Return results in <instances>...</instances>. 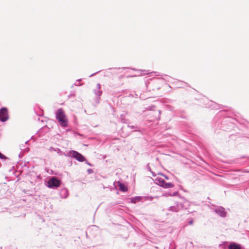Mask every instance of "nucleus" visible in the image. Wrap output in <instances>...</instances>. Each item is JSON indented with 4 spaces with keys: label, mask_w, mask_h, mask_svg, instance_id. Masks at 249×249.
Instances as JSON below:
<instances>
[{
    "label": "nucleus",
    "mask_w": 249,
    "mask_h": 249,
    "mask_svg": "<svg viewBox=\"0 0 249 249\" xmlns=\"http://www.w3.org/2000/svg\"><path fill=\"white\" fill-rule=\"evenodd\" d=\"M56 119L62 127L68 125V121L63 109L59 108L55 113Z\"/></svg>",
    "instance_id": "f257e3e1"
},
{
    "label": "nucleus",
    "mask_w": 249,
    "mask_h": 249,
    "mask_svg": "<svg viewBox=\"0 0 249 249\" xmlns=\"http://www.w3.org/2000/svg\"><path fill=\"white\" fill-rule=\"evenodd\" d=\"M65 156L72 157L80 162H83L85 160V157L79 152L76 151H70L67 154H64Z\"/></svg>",
    "instance_id": "f03ea898"
},
{
    "label": "nucleus",
    "mask_w": 249,
    "mask_h": 249,
    "mask_svg": "<svg viewBox=\"0 0 249 249\" xmlns=\"http://www.w3.org/2000/svg\"><path fill=\"white\" fill-rule=\"evenodd\" d=\"M61 181L56 177H52L47 182V186L50 188L56 189L60 186Z\"/></svg>",
    "instance_id": "7ed1b4c3"
},
{
    "label": "nucleus",
    "mask_w": 249,
    "mask_h": 249,
    "mask_svg": "<svg viewBox=\"0 0 249 249\" xmlns=\"http://www.w3.org/2000/svg\"><path fill=\"white\" fill-rule=\"evenodd\" d=\"M155 182L164 188H170L174 186V185L172 183H166L163 178L159 176L155 178Z\"/></svg>",
    "instance_id": "20e7f679"
},
{
    "label": "nucleus",
    "mask_w": 249,
    "mask_h": 249,
    "mask_svg": "<svg viewBox=\"0 0 249 249\" xmlns=\"http://www.w3.org/2000/svg\"><path fill=\"white\" fill-rule=\"evenodd\" d=\"M187 203V201H184L183 203H177L175 205L170 207L168 209V210L173 212H178L184 208L186 209V208L184 207V204H186Z\"/></svg>",
    "instance_id": "39448f33"
},
{
    "label": "nucleus",
    "mask_w": 249,
    "mask_h": 249,
    "mask_svg": "<svg viewBox=\"0 0 249 249\" xmlns=\"http://www.w3.org/2000/svg\"><path fill=\"white\" fill-rule=\"evenodd\" d=\"M213 210L220 216L222 217H225L226 216L227 213L223 207L221 206H214Z\"/></svg>",
    "instance_id": "423d86ee"
},
{
    "label": "nucleus",
    "mask_w": 249,
    "mask_h": 249,
    "mask_svg": "<svg viewBox=\"0 0 249 249\" xmlns=\"http://www.w3.org/2000/svg\"><path fill=\"white\" fill-rule=\"evenodd\" d=\"M9 118L8 110L6 107H2L0 110V120L2 122H5Z\"/></svg>",
    "instance_id": "0eeeda50"
},
{
    "label": "nucleus",
    "mask_w": 249,
    "mask_h": 249,
    "mask_svg": "<svg viewBox=\"0 0 249 249\" xmlns=\"http://www.w3.org/2000/svg\"><path fill=\"white\" fill-rule=\"evenodd\" d=\"M101 85L98 83L97 84L96 89L94 90V93L95 95L97 97L98 103H99L100 97L101 96L102 94V91L101 90Z\"/></svg>",
    "instance_id": "6e6552de"
},
{
    "label": "nucleus",
    "mask_w": 249,
    "mask_h": 249,
    "mask_svg": "<svg viewBox=\"0 0 249 249\" xmlns=\"http://www.w3.org/2000/svg\"><path fill=\"white\" fill-rule=\"evenodd\" d=\"M68 191L66 188L62 189L60 191V197L62 198H66L68 196Z\"/></svg>",
    "instance_id": "1a4fd4ad"
},
{
    "label": "nucleus",
    "mask_w": 249,
    "mask_h": 249,
    "mask_svg": "<svg viewBox=\"0 0 249 249\" xmlns=\"http://www.w3.org/2000/svg\"><path fill=\"white\" fill-rule=\"evenodd\" d=\"M228 248L229 249H242L241 246L240 244H237L235 242L231 243Z\"/></svg>",
    "instance_id": "9d476101"
},
{
    "label": "nucleus",
    "mask_w": 249,
    "mask_h": 249,
    "mask_svg": "<svg viewBox=\"0 0 249 249\" xmlns=\"http://www.w3.org/2000/svg\"><path fill=\"white\" fill-rule=\"evenodd\" d=\"M117 184L119 186L120 190L123 192H125L127 191V189L126 186L120 181H117Z\"/></svg>",
    "instance_id": "9b49d317"
},
{
    "label": "nucleus",
    "mask_w": 249,
    "mask_h": 249,
    "mask_svg": "<svg viewBox=\"0 0 249 249\" xmlns=\"http://www.w3.org/2000/svg\"><path fill=\"white\" fill-rule=\"evenodd\" d=\"M142 199L141 196H136L134 197H132L131 199V202L133 203H136V202L141 201Z\"/></svg>",
    "instance_id": "f8f14e48"
},
{
    "label": "nucleus",
    "mask_w": 249,
    "mask_h": 249,
    "mask_svg": "<svg viewBox=\"0 0 249 249\" xmlns=\"http://www.w3.org/2000/svg\"><path fill=\"white\" fill-rule=\"evenodd\" d=\"M49 150L50 151H55V152H57V153L60 155H62L61 153H62V151L61 150L58 148H55L54 147H51L50 148H49Z\"/></svg>",
    "instance_id": "ddd939ff"
},
{
    "label": "nucleus",
    "mask_w": 249,
    "mask_h": 249,
    "mask_svg": "<svg viewBox=\"0 0 249 249\" xmlns=\"http://www.w3.org/2000/svg\"><path fill=\"white\" fill-rule=\"evenodd\" d=\"M0 159H3V160H5V159H8L5 156H4V155L2 154L0 152Z\"/></svg>",
    "instance_id": "4468645a"
},
{
    "label": "nucleus",
    "mask_w": 249,
    "mask_h": 249,
    "mask_svg": "<svg viewBox=\"0 0 249 249\" xmlns=\"http://www.w3.org/2000/svg\"><path fill=\"white\" fill-rule=\"evenodd\" d=\"M155 107L154 106H149L147 107H146V109L147 110H153V108H154Z\"/></svg>",
    "instance_id": "2eb2a0df"
},
{
    "label": "nucleus",
    "mask_w": 249,
    "mask_h": 249,
    "mask_svg": "<svg viewBox=\"0 0 249 249\" xmlns=\"http://www.w3.org/2000/svg\"><path fill=\"white\" fill-rule=\"evenodd\" d=\"M151 74H153L154 76H159L160 75V74L159 72H156V71H154V72H150Z\"/></svg>",
    "instance_id": "dca6fc26"
},
{
    "label": "nucleus",
    "mask_w": 249,
    "mask_h": 249,
    "mask_svg": "<svg viewBox=\"0 0 249 249\" xmlns=\"http://www.w3.org/2000/svg\"><path fill=\"white\" fill-rule=\"evenodd\" d=\"M178 88L179 87H181L182 86H183V84H184L182 82H181V81H178Z\"/></svg>",
    "instance_id": "f3484780"
},
{
    "label": "nucleus",
    "mask_w": 249,
    "mask_h": 249,
    "mask_svg": "<svg viewBox=\"0 0 249 249\" xmlns=\"http://www.w3.org/2000/svg\"><path fill=\"white\" fill-rule=\"evenodd\" d=\"M80 81H81V79L77 80L76 81V82L75 83V85L76 86H79L80 85L79 82Z\"/></svg>",
    "instance_id": "a211bd4d"
},
{
    "label": "nucleus",
    "mask_w": 249,
    "mask_h": 249,
    "mask_svg": "<svg viewBox=\"0 0 249 249\" xmlns=\"http://www.w3.org/2000/svg\"><path fill=\"white\" fill-rule=\"evenodd\" d=\"M128 127L130 128L131 129H135L137 128L136 126H134V125H128Z\"/></svg>",
    "instance_id": "6ab92c4d"
},
{
    "label": "nucleus",
    "mask_w": 249,
    "mask_h": 249,
    "mask_svg": "<svg viewBox=\"0 0 249 249\" xmlns=\"http://www.w3.org/2000/svg\"><path fill=\"white\" fill-rule=\"evenodd\" d=\"M194 223V221L193 219H191L189 222L188 223L189 225H193Z\"/></svg>",
    "instance_id": "aec40b11"
},
{
    "label": "nucleus",
    "mask_w": 249,
    "mask_h": 249,
    "mask_svg": "<svg viewBox=\"0 0 249 249\" xmlns=\"http://www.w3.org/2000/svg\"><path fill=\"white\" fill-rule=\"evenodd\" d=\"M143 71L144 72L143 74H148L149 73V72H148L146 70H143Z\"/></svg>",
    "instance_id": "412c9836"
},
{
    "label": "nucleus",
    "mask_w": 249,
    "mask_h": 249,
    "mask_svg": "<svg viewBox=\"0 0 249 249\" xmlns=\"http://www.w3.org/2000/svg\"><path fill=\"white\" fill-rule=\"evenodd\" d=\"M178 194V192H175L173 193V196H175L177 194Z\"/></svg>",
    "instance_id": "4be33fe9"
},
{
    "label": "nucleus",
    "mask_w": 249,
    "mask_h": 249,
    "mask_svg": "<svg viewBox=\"0 0 249 249\" xmlns=\"http://www.w3.org/2000/svg\"><path fill=\"white\" fill-rule=\"evenodd\" d=\"M122 122L123 123H125L126 122H125V119H122Z\"/></svg>",
    "instance_id": "5701e85b"
},
{
    "label": "nucleus",
    "mask_w": 249,
    "mask_h": 249,
    "mask_svg": "<svg viewBox=\"0 0 249 249\" xmlns=\"http://www.w3.org/2000/svg\"><path fill=\"white\" fill-rule=\"evenodd\" d=\"M161 175L163 176V175H162V174H161ZM163 176L164 177V178H165L166 179H168V178L166 176H164V175H163Z\"/></svg>",
    "instance_id": "b1692460"
},
{
    "label": "nucleus",
    "mask_w": 249,
    "mask_h": 249,
    "mask_svg": "<svg viewBox=\"0 0 249 249\" xmlns=\"http://www.w3.org/2000/svg\"><path fill=\"white\" fill-rule=\"evenodd\" d=\"M151 173H152V175H153V176L155 177V176H156V174H155L154 172H152Z\"/></svg>",
    "instance_id": "393cba45"
},
{
    "label": "nucleus",
    "mask_w": 249,
    "mask_h": 249,
    "mask_svg": "<svg viewBox=\"0 0 249 249\" xmlns=\"http://www.w3.org/2000/svg\"><path fill=\"white\" fill-rule=\"evenodd\" d=\"M95 73H94V74H92L90 75V77H91V76H93V75H94Z\"/></svg>",
    "instance_id": "a878e982"
},
{
    "label": "nucleus",
    "mask_w": 249,
    "mask_h": 249,
    "mask_svg": "<svg viewBox=\"0 0 249 249\" xmlns=\"http://www.w3.org/2000/svg\"><path fill=\"white\" fill-rule=\"evenodd\" d=\"M88 164L89 165H90V163H88Z\"/></svg>",
    "instance_id": "bb28decb"
}]
</instances>
